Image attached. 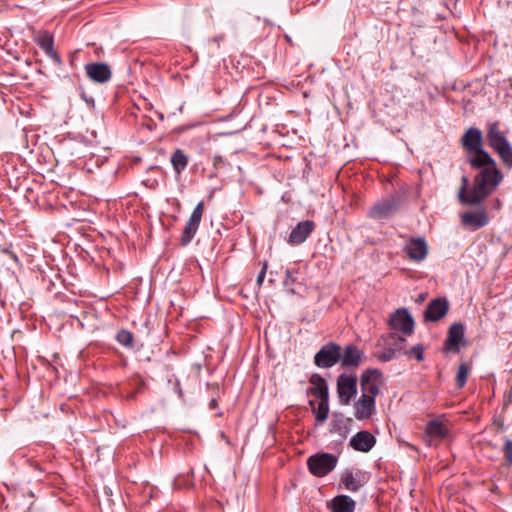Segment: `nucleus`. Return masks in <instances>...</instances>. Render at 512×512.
Wrapping results in <instances>:
<instances>
[{
    "label": "nucleus",
    "instance_id": "nucleus-1",
    "mask_svg": "<svg viewBox=\"0 0 512 512\" xmlns=\"http://www.w3.org/2000/svg\"><path fill=\"white\" fill-rule=\"evenodd\" d=\"M486 140L488 146L499 156L503 165L512 168V145L505 133L500 129V123L494 121L488 123Z\"/></svg>",
    "mask_w": 512,
    "mask_h": 512
},
{
    "label": "nucleus",
    "instance_id": "nucleus-2",
    "mask_svg": "<svg viewBox=\"0 0 512 512\" xmlns=\"http://www.w3.org/2000/svg\"><path fill=\"white\" fill-rule=\"evenodd\" d=\"M503 179L504 174L495 159L482 149V200L494 192Z\"/></svg>",
    "mask_w": 512,
    "mask_h": 512
},
{
    "label": "nucleus",
    "instance_id": "nucleus-3",
    "mask_svg": "<svg viewBox=\"0 0 512 512\" xmlns=\"http://www.w3.org/2000/svg\"><path fill=\"white\" fill-rule=\"evenodd\" d=\"M403 196L400 191L388 195L377 201L369 210L368 216L374 220H381L394 214L401 205Z\"/></svg>",
    "mask_w": 512,
    "mask_h": 512
},
{
    "label": "nucleus",
    "instance_id": "nucleus-4",
    "mask_svg": "<svg viewBox=\"0 0 512 512\" xmlns=\"http://www.w3.org/2000/svg\"><path fill=\"white\" fill-rule=\"evenodd\" d=\"M338 463V457L327 452H319L307 459L309 472L316 477H325L332 472Z\"/></svg>",
    "mask_w": 512,
    "mask_h": 512
},
{
    "label": "nucleus",
    "instance_id": "nucleus-5",
    "mask_svg": "<svg viewBox=\"0 0 512 512\" xmlns=\"http://www.w3.org/2000/svg\"><path fill=\"white\" fill-rule=\"evenodd\" d=\"M458 199L463 205L480 204V171L474 176L472 184L470 183L468 176H462L461 186L458 191Z\"/></svg>",
    "mask_w": 512,
    "mask_h": 512
},
{
    "label": "nucleus",
    "instance_id": "nucleus-6",
    "mask_svg": "<svg viewBox=\"0 0 512 512\" xmlns=\"http://www.w3.org/2000/svg\"><path fill=\"white\" fill-rule=\"evenodd\" d=\"M341 358V346L335 342L324 344L314 356V364L323 369H328L339 363Z\"/></svg>",
    "mask_w": 512,
    "mask_h": 512
},
{
    "label": "nucleus",
    "instance_id": "nucleus-7",
    "mask_svg": "<svg viewBox=\"0 0 512 512\" xmlns=\"http://www.w3.org/2000/svg\"><path fill=\"white\" fill-rule=\"evenodd\" d=\"M357 375L342 373L337 377L336 390L342 405H349L357 395Z\"/></svg>",
    "mask_w": 512,
    "mask_h": 512
},
{
    "label": "nucleus",
    "instance_id": "nucleus-8",
    "mask_svg": "<svg viewBox=\"0 0 512 512\" xmlns=\"http://www.w3.org/2000/svg\"><path fill=\"white\" fill-rule=\"evenodd\" d=\"M462 145L468 154L473 156L468 158L470 165L480 170V129L471 127L462 137Z\"/></svg>",
    "mask_w": 512,
    "mask_h": 512
},
{
    "label": "nucleus",
    "instance_id": "nucleus-9",
    "mask_svg": "<svg viewBox=\"0 0 512 512\" xmlns=\"http://www.w3.org/2000/svg\"><path fill=\"white\" fill-rule=\"evenodd\" d=\"M370 480V474L367 471L358 468H347L341 473L340 482L343 487L350 492H358Z\"/></svg>",
    "mask_w": 512,
    "mask_h": 512
},
{
    "label": "nucleus",
    "instance_id": "nucleus-10",
    "mask_svg": "<svg viewBox=\"0 0 512 512\" xmlns=\"http://www.w3.org/2000/svg\"><path fill=\"white\" fill-rule=\"evenodd\" d=\"M204 213V202L200 201L192 211L180 237L181 246H187L198 231Z\"/></svg>",
    "mask_w": 512,
    "mask_h": 512
},
{
    "label": "nucleus",
    "instance_id": "nucleus-11",
    "mask_svg": "<svg viewBox=\"0 0 512 512\" xmlns=\"http://www.w3.org/2000/svg\"><path fill=\"white\" fill-rule=\"evenodd\" d=\"M391 330L400 331L404 335H411L414 331V319L406 308L397 309L389 318Z\"/></svg>",
    "mask_w": 512,
    "mask_h": 512
},
{
    "label": "nucleus",
    "instance_id": "nucleus-12",
    "mask_svg": "<svg viewBox=\"0 0 512 512\" xmlns=\"http://www.w3.org/2000/svg\"><path fill=\"white\" fill-rule=\"evenodd\" d=\"M465 327L462 323L452 324L447 333V337L444 341L443 351L449 353H459L461 346L465 344Z\"/></svg>",
    "mask_w": 512,
    "mask_h": 512
},
{
    "label": "nucleus",
    "instance_id": "nucleus-13",
    "mask_svg": "<svg viewBox=\"0 0 512 512\" xmlns=\"http://www.w3.org/2000/svg\"><path fill=\"white\" fill-rule=\"evenodd\" d=\"M382 376V372L377 368L364 370L360 376L362 395H368V397L372 396V398L375 399V397L380 393L378 382Z\"/></svg>",
    "mask_w": 512,
    "mask_h": 512
},
{
    "label": "nucleus",
    "instance_id": "nucleus-14",
    "mask_svg": "<svg viewBox=\"0 0 512 512\" xmlns=\"http://www.w3.org/2000/svg\"><path fill=\"white\" fill-rule=\"evenodd\" d=\"M449 308L450 304L446 297L432 299L425 308L424 322H438L447 315Z\"/></svg>",
    "mask_w": 512,
    "mask_h": 512
},
{
    "label": "nucleus",
    "instance_id": "nucleus-15",
    "mask_svg": "<svg viewBox=\"0 0 512 512\" xmlns=\"http://www.w3.org/2000/svg\"><path fill=\"white\" fill-rule=\"evenodd\" d=\"M84 69L87 77L95 83H107L112 77L111 68L105 62L87 63Z\"/></svg>",
    "mask_w": 512,
    "mask_h": 512
},
{
    "label": "nucleus",
    "instance_id": "nucleus-16",
    "mask_svg": "<svg viewBox=\"0 0 512 512\" xmlns=\"http://www.w3.org/2000/svg\"><path fill=\"white\" fill-rule=\"evenodd\" d=\"M352 419L346 418L341 412H333L330 422L329 432L337 434L340 439L338 443L341 445L351 432Z\"/></svg>",
    "mask_w": 512,
    "mask_h": 512
},
{
    "label": "nucleus",
    "instance_id": "nucleus-17",
    "mask_svg": "<svg viewBox=\"0 0 512 512\" xmlns=\"http://www.w3.org/2000/svg\"><path fill=\"white\" fill-rule=\"evenodd\" d=\"M316 224L312 220L299 222L291 231L288 243L290 245H300L304 243L315 230Z\"/></svg>",
    "mask_w": 512,
    "mask_h": 512
},
{
    "label": "nucleus",
    "instance_id": "nucleus-18",
    "mask_svg": "<svg viewBox=\"0 0 512 512\" xmlns=\"http://www.w3.org/2000/svg\"><path fill=\"white\" fill-rule=\"evenodd\" d=\"M376 412V401L368 395H361L354 403V416L362 421L371 418Z\"/></svg>",
    "mask_w": 512,
    "mask_h": 512
},
{
    "label": "nucleus",
    "instance_id": "nucleus-19",
    "mask_svg": "<svg viewBox=\"0 0 512 512\" xmlns=\"http://www.w3.org/2000/svg\"><path fill=\"white\" fill-rule=\"evenodd\" d=\"M375 444V436L367 430L357 432L349 441V446L352 449L363 453L371 451Z\"/></svg>",
    "mask_w": 512,
    "mask_h": 512
},
{
    "label": "nucleus",
    "instance_id": "nucleus-20",
    "mask_svg": "<svg viewBox=\"0 0 512 512\" xmlns=\"http://www.w3.org/2000/svg\"><path fill=\"white\" fill-rule=\"evenodd\" d=\"M363 352L354 344H348L341 348L340 363L344 368L358 367L362 362Z\"/></svg>",
    "mask_w": 512,
    "mask_h": 512
},
{
    "label": "nucleus",
    "instance_id": "nucleus-21",
    "mask_svg": "<svg viewBox=\"0 0 512 512\" xmlns=\"http://www.w3.org/2000/svg\"><path fill=\"white\" fill-rule=\"evenodd\" d=\"M404 250L408 257L416 262L424 260L428 253L427 243L423 238H412Z\"/></svg>",
    "mask_w": 512,
    "mask_h": 512
},
{
    "label": "nucleus",
    "instance_id": "nucleus-22",
    "mask_svg": "<svg viewBox=\"0 0 512 512\" xmlns=\"http://www.w3.org/2000/svg\"><path fill=\"white\" fill-rule=\"evenodd\" d=\"M327 508L331 512H354L356 502L350 496L340 494L327 502Z\"/></svg>",
    "mask_w": 512,
    "mask_h": 512
},
{
    "label": "nucleus",
    "instance_id": "nucleus-23",
    "mask_svg": "<svg viewBox=\"0 0 512 512\" xmlns=\"http://www.w3.org/2000/svg\"><path fill=\"white\" fill-rule=\"evenodd\" d=\"M309 383L312 385L307 390V394H311L316 398L329 397V387L325 378L318 374L314 373L309 378Z\"/></svg>",
    "mask_w": 512,
    "mask_h": 512
},
{
    "label": "nucleus",
    "instance_id": "nucleus-24",
    "mask_svg": "<svg viewBox=\"0 0 512 512\" xmlns=\"http://www.w3.org/2000/svg\"><path fill=\"white\" fill-rule=\"evenodd\" d=\"M36 43L44 51V53L53 60L54 63L57 65L62 63L59 54L54 50L53 35L45 33L43 36L36 40Z\"/></svg>",
    "mask_w": 512,
    "mask_h": 512
},
{
    "label": "nucleus",
    "instance_id": "nucleus-25",
    "mask_svg": "<svg viewBox=\"0 0 512 512\" xmlns=\"http://www.w3.org/2000/svg\"><path fill=\"white\" fill-rule=\"evenodd\" d=\"M318 399H319V403H318L317 408H315L314 400L308 401V404L312 408V411L315 416V425L323 424L327 420L329 411H330L329 397H322V398H318Z\"/></svg>",
    "mask_w": 512,
    "mask_h": 512
},
{
    "label": "nucleus",
    "instance_id": "nucleus-26",
    "mask_svg": "<svg viewBox=\"0 0 512 512\" xmlns=\"http://www.w3.org/2000/svg\"><path fill=\"white\" fill-rule=\"evenodd\" d=\"M404 341L405 339L403 337H398L397 342L393 346L386 347L383 352L378 354V359L381 362H389L396 359L402 350Z\"/></svg>",
    "mask_w": 512,
    "mask_h": 512
},
{
    "label": "nucleus",
    "instance_id": "nucleus-27",
    "mask_svg": "<svg viewBox=\"0 0 512 512\" xmlns=\"http://www.w3.org/2000/svg\"><path fill=\"white\" fill-rule=\"evenodd\" d=\"M171 164L177 175H180L188 165V156L182 149H176L171 156Z\"/></svg>",
    "mask_w": 512,
    "mask_h": 512
},
{
    "label": "nucleus",
    "instance_id": "nucleus-28",
    "mask_svg": "<svg viewBox=\"0 0 512 512\" xmlns=\"http://www.w3.org/2000/svg\"><path fill=\"white\" fill-rule=\"evenodd\" d=\"M461 224L465 229L475 231L480 228V211L461 214Z\"/></svg>",
    "mask_w": 512,
    "mask_h": 512
},
{
    "label": "nucleus",
    "instance_id": "nucleus-29",
    "mask_svg": "<svg viewBox=\"0 0 512 512\" xmlns=\"http://www.w3.org/2000/svg\"><path fill=\"white\" fill-rule=\"evenodd\" d=\"M426 433L429 436H432V437H435L438 439H443L447 435V429L441 422H439L437 420H432L426 426Z\"/></svg>",
    "mask_w": 512,
    "mask_h": 512
},
{
    "label": "nucleus",
    "instance_id": "nucleus-30",
    "mask_svg": "<svg viewBox=\"0 0 512 512\" xmlns=\"http://www.w3.org/2000/svg\"><path fill=\"white\" fill-rule=\"evenodd\" d=\"M298 274H299L298 269L292 270V269L287 268L285 270V279L283 281V286L287 289L288 293H290L291 295H294L296 293L293 286L298 280V277H297Z\"/></svg>",
    "mask_w": 512,
    "mask_h": 512
},
{
    "label": "nucleus",
    "instance_id": "nucleus-31",
    "mask_svg": "<svg viewBox=\"0 0 512 512\" xmlns=\"http://www.w3.org/2000/svg\"><path fill=\"white\" fill-rule=\"evenodd\" d=\"M128 384L133 390L130 393H128L127 399L133 400L136 398V395L143 390L145 386V381L139 375H134L129 380Z\"/></svg>",
    "mask_w": 512,
    "mask_h": 512
},
{
    "label": "nucleus",
    "instance_id": "nucleus-32",
    "mask_svg": "<svg viewBox=\"0 0 512 512\" xmlns=\"http://www.w3.org/2000/svg\"><path fill=\"white\" fill-rule=\"evenodd\" d=\"M116 340L120 345H122L126 348L134 347V345H133L134 335L129 330L122 329V330L118 331L116 334Z\"/></svg>",
    "mask_w": 512,
    "mask_h": 512
},
{
    "label": "nucleus",
    "instance_id": "nucleus-33",
    "mask_svg": "<svg viewBox=\"0 0 512 512\" xmlns=\"http://www.w3.org/2000/svg\"><path fill=\"white\" fill-rule=\"evenodd\" d=\"M469 371H470V368L467 365V363L462 362L459 365L458 372L456 375V384L459 388H462L465 386L467 379H468Z\"/></svg>",
    "mask_w": 512,
    "mask_h": 512
},
{
    "label": "nucleus",
    "instance_id": "nucleus-34",
    "mask_svg": "<svg viewBox=\"0 0 512 512\" xmlns=\"http://www.w3.org/2000/svg\"><path fill=\"white\" fill-rule=\"evenodd\" d=\"M409 357H414L417 361H422L424 358V347L418 343L414 345L409 351L405 352Z\"/></svg>",
    "mask_w": 512,
    "mask_h": 512
},
{
    "label": "nucleus",
    "instance_id": "nucleus-35",
    "mask_svg": "<svg viewBox=\"0 0 512 512\" xmlns=\"http://www.w3.org/2000/svg\"><path fill=\"white\" fill-rule=\"evenodd\" d=\"M502 451H503L505 462L508 465H511L512 464V440L511 439H509V438L505 439V442L502 447Z\"/></svg>",
    "mask_w": 512,
    "mask_h": 512
},
{
    "label": "nucleus",
    "instance_id": "nucleus-36",
    "mask_svg": "<svg viewBox=\"0 0 512 512\" xmlns=\"http://www.w3.org/2000/svg\"><path fill=\"white\" fill-rule=\"evenodd\" d=\"M504 422H505V420H504L503 416H501V415L495 416L492 424L486 428V431H491V432L503 431L504 430Z\"/></svg>",
    "mask_w": 512,
    "mask_h": 512
},
{
    "label": "nucleus",
    "instance_id": "nucleus-37",
    "mask_svg": "<svg viewBox=\"0 0 512 512\" xmlns=\"http://www.w3.org/2000/svg\"><path fill=\"white\" fill-rule=\"evenodd\" d=\"M267 268H268V262L264 261L262 269L258 273V276H257V279H256V285L258 286V288H260L262 286V284H263V281H264L265 276H266Z\"/></svg>",
    "mask_w": 512,
    "mask_h": 512
},
{
    "label": "nucleus",
    "instance_id": "nucleus-38",
    "mask_svg": "<svg viewBox=\"0 0 512 512\" xmlns=\"http://www.w3.org/2000/svg\"><path fill=\"white\" fill-rule=\"evenodd\" d=\"M80 97L83 101H85V103L89 106V107H94L95 106V101H94V98L92 96H88L86 94V92L84 91V89L81 88V92H80Z\"/></svg>",
    "mask_w": 512,
    "mask_h": 512
},
{
    "label": "nucleus",
    "instance_id": "nucleus-39",
    "mask_svg": "<svg viewBox=\"0 0 512 512\" xmlns=\"http://www.w3.org/2000/svg\"><path fill=\"white\" fill-rule=\"evenodd\" d=\"M217 407H218L217 399H216V397H212L210 402H209V409L210 410H214Z\"/></svg>",
    "mask_w": 512,
    "mask_h": 512
},
{
    "label": "nucleus",
    "instance_id": "nucleus-40",
    "mask_svg": "<svg viewBox=\"0 0 512 512\" xmlns=\"http://www.w3.org/2000/svg\"><path fill=\"white\" fill-rule=\"evenodd\" d=\"M489 222V217L487 216L486 211L482 208V227L485 226Z\"/></svg>",
    "mask_w": 512,
    "mask_h": 512
},
{
    "label": "nucleus",
    "instance_id": "nucleus-41",
    "mask_svg": "<svg viewBox=\"0 0 512 512\" xmlns=\"http://www.w3.org/2000/svg\"><path fill=\"white\" fill-rule=\"evenodd\" d=\"M9 257H10L12 260H14L16 263H18V262H19V259H18L17 255H16L14 252H13V253H11V255H10Z\"/></svg>",
    "mask_w": 512,
    "mask_h": 512
},
{
    "label": "nucleus",
    "instance_id": "nucleus-42",
    "mask_svg": "<svg viewBox=\"0 0 512 512\" xmlns=\"http://www.w3.org/2000/svg\"><path fill=\"white\" fill-rule=\"evenodd\" d=\"M223 39V36L220 35V36H216L213 38V41L216 42V43H219L221 40Z\"/></svg>",
    "mask_w": 512,
    "mask_h": 512
},
{
    "label": "nucleus",
    "instance_id": "nucleus-43",
    "mask_svg": "<svg viewBox=\"0 0 512 512\" xmlns=\"http://www.w3.org/2000/svg\"><path fill=\"white\" fill-rule=\"evenodd\" d=\"M3 252H4L5 254H7L8 256H10V255H11V253H13V251H11L9 248L3 249Z\"/></svg>",
    "mask_w": 512,
    "mask_h": 512
},
{
    "label": "nucleus",
    "instance_id": "nucleus-44",
    "mask_svg": "<svg viewBox=\"0 0 512 512\" xmlns=\"http://www.w3.org/2000/svg\"><path fill=\"white\" fill-rule=\"evenodd\" d=\"M207 386L210 387L211 384L210 383H207ZM212 387H215V388H218V385L217 384H212Z\"/></svg>",
    "mask_w": 512,
    "mask_h": 512
}]
</instances>
